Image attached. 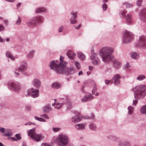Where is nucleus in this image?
I'll list each match as a JSON object with an SVG mask.
<instances>
[{
  "label": "nucleus",
  "instance_id": "26",
  "mask_svg": "<svg viewBox=\"0 0 146 146\" xmlns=\"http://www.w3.org/2000/svg\"><path fill=\"white\" fill-rule=\"evenodd\" d=\"M78 57L81 59L84 60L85 59V56L84 54L81 52L78 53Z\"/></svg>",
  "mask_w": 146,
  "mask_h": 146
},
{
  "label": "nucleus",
  "instance_id": "33",
  "mask_svg": "<svg viewBox=\"0 0 146 146\" xmlns=\"http://www.w3.org/2000/svg\"><path fill=\"white\" fill-rule=\"evenodd\" d=\"M145 78V76L143 75H139L137 78V79L139 80H142Z\"/></svg>",
  "mask_w": 146,
  "mask_h": 146
},
{
  "label": "nucleus",
  "instance_id": "64",
  "mask_svg": "<svg viewBox=\"0 0 146 146\" xmlns=\"http://www.w3.org/2000/svg\"><path fill=\"white\" fill-rule=\"evenodd\" d=\"M22 146H27L26 145L25 143H23L22 145Z\"/></svg>",
  "mask_w": 146,
  "mask_h": 146
},
{
  "label": "nucleus",
  "instance_id": "15",
  "mask_svg": "<svg viewBox=\"0 0 146 146\" xmlns=\"http://www.w3.org/2000/svg\"><path fill=\"white\" fill-rule=\"evenodd\" d=\"M11 88L14 90L19 91L20 89V86L18 84H17L14 82H12L10 84Z\"/></svg>",
  "mask_w": 146,
  "mask_h": 146
},
{
  "label": "nucleus",
  "instance_id": "8",
  "mask_svg": "<svg viewBox=\"0 0 146 146\" xmlns=\"http://www.w3.org/2000/svg\"><path fill=\"white\" fill-rule=\"evenodd\" d=\"M42 17L41 16L37 17L35 19H33L32 20L28 22L27 25L30 27H33L36 26L37 22H40L42 21Z\"/></svg>",
  "mask_w": 146,
  "mask_h": 146
},
{
  "label": "nucleus",
  "instance_id": "20",
  "mask_svg": "<svg viewBox=\"0 0 146 146\" xmlns=\"http://www.w3.org/2000/svg\"><path fill=\"white\" fill-rule=\"evenodd\" d=\"M93 97L91 95H89L88 96L84 97L81 100L82 102H85L87 101L93 99Z\"/></svg>",
  "mask_w": 146,
  "mask_h": 146
},
{
  "label": "nucleus",
  "instance_id": "32",
  "mask_svg": "<svg viewBox=\"0 0 146 146\" xmlns=\"http://www.w3.org/2000/svg\"><path fill=\"white\" fill-rule=\"evenodd\" d=\"M62 106V103H57L54 104V107L57 109H60Z\"/></svg>",
  "mask_w": 146,
  "mask_h": 146
},
{
  "label": "nucleus",
  "instance_id": "43",
  "mask_svg": "<svg viewBox=\"0 0 146 146\" xmlns=\"http://www.w3.org/2000/svg\"><path fill=\"white\" fill-rule=\"evenodd\" d=\"M126 7L127 8L131 7L133 6V5L132 4L129 3H126Z\"/></svg>",
  "mask_w": 146,
  "mask_h": 146
},
{
  "label": "nucleus",
  "instance_id": "18",
  "mask_svg": "<svg viewBox=\"0 0 146 146\" xmlns=\"http://www.w3.org/2000/svg\"><path fill=\"white\" fill-rule=\"evenodd\" d=\"M27 69V64L26 62H22L18 70L21 72L25 71Z\"/></svg>",
  "mask_w": 146,
  "mask_h": 146
},
{
  "label": "nucleus",
  "instance_id": "2",
  "mask_svg": "<svg viewBox=\"0 0 146 146\" xmlns=\"http://www.w3.org/2000/svg\"><path fill=\"white\" fill-rule=\"evenodd\" d=\"M64 58L60 56V62L58 65L55 62L54 60H53L49 64V66L52 69L54 70L58 73L62 74L65 70L67 62L63 61Z\"/></svg>",
  "mask_w": 146,
  "mask_h": 146
},
{
  "label": "nucleus",
  "instance_id": "7",
  "mask_svg": "<svg viewBox=\"0 0 146 146\" xmlns=\"http://www.w3.org/2000/svg\"><path fill=\"white\" fill-rule=\"evenodd\" d=\"M27 94L26 96H30L32 94L31 96L35 98L39 96V90L38 89H34L32 88L31 90L29 89L27 90Z\"/></svg>",
  "mask_w": 146,
  "mask_h": 146
},
{
  "label": "nucleus",
  "instance_id": "56",
  "mask_svg": "<svg viewBox=\"0 0 146 146\" xmlns=\"http://www.w3.org/2000/svg\"><path fill=\"white\" fill-rule=\"evenodd\" d=\"M81 26V24H80L77 27H76V29H79Z\"/></svg>",
  "mask_w": 146,
  "mask_h": 146
},
{
  "label": "nucleus",
  "instance_id": "62",
  "mask_svg": "<svg viewBox=\"0 0 146 146\" xmlns=\"http://www.w3.org/2000/svg\"><path fill=\"white\" fill-rule=\"evenodd\" d=\"M82 71H80L78 73V75H82Z\"/></svg>",
  "mask_w": 146,
  "mask_h": 146
},
{
  "label": "nucleus",
  "instance_id": "28",
  "mask_svg": "<svg viewBox=\"0 0 146 146\" xmlns=\"http://www.w3.org/2000/svg\"><path fill=\"white\" fill-rule=\"evenodd\" d=\"M140 111L142 113L146 114V105L142 107L140 110Z\"/></svg>",
  "mask_w": 146,
  "mask_h": 146
},
{
  "label": "nucleus",
  "instance_id": "60",
  "mask_svg": "<svg viewBox=\"0 0 146 146\" xmlns=\"http://www.w3.org/2000/svg\"><path fill=\"white\" fill-rule=\"evenodd\" d=\"M21 5V3H18L17 4V7H19Z\"/></svg>",
  "mask_w": 146,
  "mask_h": 146
},
{
  "label": "nucleus",
  "instance_id": "54",
  "mask_svg": "<svg viewBox=\"0 0 146 146\" xmlns=\"http://www.w3.org/2000/svg\"><path fill=\"white\" fill-rule=\"evenodd\" d=\"M30 109H31V108L30 106H27L26 108V110L27 111H30Z\"/></svg>",
  "mask_w": 146,
  "mask_h": 146
},
{
  "label": "nucleus",
  "instance_id": "51",
  "mask_svg": "<svg viewBox=\"0 0 146 146\" xmlns=\"http://www.w3.org/2000/svg\"><path fill=\"white\" fill-rule=\"evenodd\" d=\"M130 64L129 63H127L125 65V67L126 68H128L130 67Z\"/></svg>",
  "mask_w": 146,
  "mask_h": 146
},
{
  "label": "nucleus",
  "instance_id": "45",
  "mask_svg": "<svg viewBox=\"0 0 146 146\" xmlns=\"http://www.w3.org/2000/svg\"><path fill=\"white\" fill-rule=\"evenodd\" d=\"M8 139H11V141H17V139L13 137H8Z\"/></svg>",
  "mask_w": 146,
  "mask_h": 146
},
{
  "label": "nucleus",
  "instance_id": "30",
  "mask_svg": "<svg viewBox=\"0 0 146 146\" xmlns=\"http://www.w3.org/2000/svg\"><path fill=\"white\" fill-rule=\"evenodd\" d=\"M129 110L128 113L129 114H131L134 111V108L132 106H129L128 108Z\"/></svg>",
  "mask_w": 146,
  "mask_h": 146
},
{
  "label": "nucleus",
  "instance_id": "4",
  "mask_svg": "<svg viewBox=\"0 0 146 146\" xmlns=\"http://www.w3.org/2000/svg\"><path fill=\"white\" fill-rule=\"evenodd\" d=\"M55 143H58L61 146H66L68 143V138L64 134H61L54 140Z\"/></svg>",
  "mask_w": 146,
  "mask_h": 146
},
{
  "label": "nucleus",
  "instance_id": "29",
  "mask_svg": "<svg viewBox=\"0 0 146 146\" xmlns=\"http://www.w3.org/2000/svg\"><path fill=\"white\" fill-rule=\"evenodd\" d=\"M45 11V9L43 7H40L36 9L35 10L36 13H39L44 11Z\"/></svg>",
  "mask_w": 146,
  "mask_h": 146
},
{
  "label": "nucleus",
  "instance_id": "22",
  "mask_svg": "<svg viewBox=\"0 0 146 146\" xmlns=\"http://www.w3.org/2000/svg\"><path fill=\"white\" fill-rule=\"evenodd\" d=\"M51 110V108L49 105L45 106L43 108V111L44 112H47Z\"/></svg>",
  "mask_w": 146,
  "mask_h": 146
},
{
  "label": "nucleus",
  "instance_id": "63",
  "mask_svg": "<svg viewBox=\"0 0 146 146\" xmlns=\"http://www.w3.org/2000/svg\"><path fill=\"white\" fill-rule=\"evenodd\" d=\"M108 1V0H103V3H106Z\"/></svg>",
  "mask_w": 146,
  "mask_h": 146
},
{
  "label": "nucleus",
  "instance_id": "40",
  "mask_svg": "<svg viewBox=\"0 0 146 146\" xmlns=\"http://www.w3.org/2000/svg\"><path fill=\"white\" fill-rule=\"evenodd\" d=\"M102 7L104 10H106L107 9V5L106 4L104 3L102 5Z\"/></svg>",
  "mask_w": 146,
  "mask_h": 146
},
{
  "label": "nucleus",
  "instance_id": "46",
  "mask_svg": "<svg viewBox=\"0 0 146 146\" xmlns=\"http://www.w3.org/2000/svg\"><path fill=\"white\" fill-rule=\"evenodd\" d=\"M5 131V129L3 127H0V132H1L2 133H3Z\"/></svg>",
  "mask_w": 146,
  "mask_h": 146
},
{
  "label": "nucleus",
  "instance_id": "14",
  "mask_svg": "<svg viewBox=\"0 0 146 146\" xmlns=\"http://www.w3.org/2000/svg\"><path fill=\"white\" fill-rule=\"evenodd\" d=\"M64 72L65 73L67 74L70 75L73 74L74 72V69L73 68H70L67 69L66 66L64 72Z\"/></svg>",
  "mask_w": 146,
  "mask_h": 146
},
{
  "label": "nucleus",
  "instance_id": "35",
  "mask_svg": "<svg viewBox=\"0 0 146 146\" xmlns=\"http://www.w3.org/2000/svg\"><path fill=\"white\" fill-rule=\"evenodd\" d=\"M34 51L33 50L31 51L30 52L29 54L28 55L27 57L29 58H31L33 56Z\"/></svg>",
  "mask_w": 146,
  "mask_h": 146
},
{
  "label": "nucleus",
  "instance_id": "50",
  "mask_svg": "<svg viewBox=\"0 0 146 146\" xmlns=\"http://www.w3.org/2000/svg\"><path fill=\"white\" fill-rule=\"evenodd\" d=\"M126 13H127V11L126 10H124L122 12V15L124 16H125V14H126Z\"/></svg>",
  "mask_w": 146,
  "mask_h": 146
},
{
  "label": "nucleus",
  "instance_id": "52",
  "mask_svg": "<svg viewBox=\"0 0 146 146\" xmlns=\"http://www.w3.org/2000/svg\"><path fill=\"white\" fill-rule=\"evenodd\" d=\"M3 21L5 24L7 25L8 24V20L6 19H4L3 20Z\"/></svg>",
  "mask_w": 146,
  "mask_h": 146
},
{
  "label": "nucleus",
  "instance_id": "27",
  "mask_svg": "<svg viewBox=\"0 0 146 146\" xmlns=\"http://www.w3.org/2000/svg\"><path fill=\"white\" fill-rule=\"evenodd\" d=\"M60 86V85L58 83L55 82L53 83L52 85V87L53 88H58Z\"/></svg>",
  "mask_w": 146,
  "mask_h": 146
},
{
  "label": "nucleus",
  "instance_id": "44",
  "mask_svg": "<svg viewBox=\"0 0 146 146\" xmlns=\"http://www.w3.org/2000/svg\"><path fill=\"white\" fill-rule=\"evenodd\" d=\"M52 129L54 131L57 132L60 130V129L58 128H53Z\"/></svg>",
  "mask_w": 146,
  "mask_h": 146
},
{
  "label": "nucleus",
  "instance_id": "6",
  "mask_svg": "<svg viewBox=\"0 0 146 146\" xmlns=\"http://www.w3.org/2000/svg\"><path fill=\"white\" fill-rule=\"evenodd\" d=\"M123 33V43H127L131 42L133 38L132 33L127 31H124Z\"/></svg>",
  "mask_w": 146,
  "mask_h": 146
},
{
  "label": "nucleus",
  "instance_id": "25",
  "mask_svg": "<svg viewBox=\"0 0 146 146\" xmlns=\"http://www.w3.org/2000/svg\"><path fill=\"white\" fill-rule=\"evenodd\" d=\"M113 62L114 66L116 68H118L121 66V63L116 60H114Z\"/></svg>",
  "mask_w": 146,
  "mask_h": 146
},
{
  "label": "nucleus",
  "instance_id": "16",
  "mask_svg": "<svg viewBox=\"0 0 146 146\" xmlns=\"http://www.w3.org/2000/svg\"><path fill=\"white\" fill-rule=\"evenodd\" d=\"M82 118L79 115H76L73 117L71 119L72 121L74 123H77L81 120Z\"/></svg>",
  "mask_w": 146,
  "mask_h": 146
},
{
  "label": "nucleus",
  "instance_id": "37",
  "mask_svg": "<svg viewBox=\"0 0 146 146\" xmlns=\"http://www.w3.org/2000/svg\"><path fill=\"white\" fill-rule=\"evenodd\" d=\"M12 135V133L11 132H6L4 134V135L6 136H11Z\"/></svg>",
  "mask_w": 146,
  "mask_h": 146
},
{
  "label": "nucleus",
  "instance_id": "34",
  "mask_svg": "<svg viewBox=\"0 0 146 146\" xmlns=\"http://www.w3.org/2000/svg\"><path fill=\"white\" fill-rule=\"evenodd\" d=\"M89 127L90 129L93 130H96V128L95 124L92 123L90 124Z\"/></svg>",
  "mask_w": 146,
  "mask_h": 146
},
{
  "label": "nucleus",
  "instance_id": "36",
  "mask_svg": "<svg viewBox=\"0 0 146 146\" xmlns=\"http://www.w3.org/2000/svg\"><path fill=\"white\" fill-rule=\"evenodd\" d=\"M35 119L40 121L45 122V120L44 119H43L42 118H39L37 116H35Z\"/></svg>",
  "mask_w": 146,
  "mask_h": 146
},
{
  "label": "nucleus",
  "instance_id": "42",
  "mask_svg": "<svg viewBox=\"0 0 146 146\" xmlns=\"http://www.w3.org/2000/svg\"><path fill=\"white\" fill-rule=\"evenodd\" d=\"M15 137L18 140H20L21 138L20 135L18 134H16L15 135Z\"/></svg>",
  "mask_w": 146,
  "mask_h": 146
},
{
  "label": "nucleus",
  "instance_id": "1",
  "mask_svg": "<svg viewBox=\"0 0 146 146\" xmlns=\"http://www.w3.org/2000/svg\"><path fill=\"white\" fill-rule=\"evenodd\" d=\"M113 51V48L105 47L100 50L99 53L102 57V60L104 62L108 63L112 60L113 56L111 54Z\"/></svg>",
  "mask_w": 146,
  "mask_h": 146
},
{
  "label": "nucleus",
  "instance_id": "21",
  "mask_svg": "<svg viewBox=\"0 0 146 146\" xmlns=\"http://www.w3.org/2000/svg\"><path fill=\"white\" fill-rule=\"evenodd\" d=\"M126 22L128 24H130L132 23V18L131 15L130 14H127L126 17Z\"/></svg>",
  "mask_w": 146,
  "mask_h": 146
},
{
  "label": "nucleus",
  "instance_id": "49",
  "mask_svg": "<svg viewBox=\"0 0 146 146\" xmlns=\"http://www.w3.org/2000/svg\"><path fill=\"white\" fill-rule=\"evenodd\" d=\"M63 29V27L62 26H61L59 29V32H62Z\"/></svg>",
  "mask_w": 146,
  "mask_h": 146
},
{
  "label": "nucleus",
  "instance_id": "47",
  "mask_svg": "<svg viewBox=\"0 0 146 146\" xmlns=\"http://www.w3.org/2000/svg\"><path fill=\"white\" fill-rule=\"evenodd\" d=\"M4 29V27L1 25L0 24V31H3Z\"/></svg>",
  "mask_w": 146,
  "mask_h": 146
},
{
  "label": "nucleus",
  "instance_id": "5",
  "mask_svg": "<svg viewBox=\"0 0 146 146\" xmlns=\"http://www.w3.org/2000/svg\"><path fill=\"white\" fill-rule=\"evenodd\" d=\"M28 134L34 140L38 141L42 137L41 135L36 134L34 129H31L28 132Z\"/></svg>",
  "mask_w": 146,
  "mask_h": 146
},
{
  "label": "nucleus",
  "instance_id": "9",
  "mask_svg": "<svg viewBox=\"0 0 146 146\" xmlns=\"http://www.w3.org/2000/svg\"><path fill=\"white\" fill-rule=\"evenodd\" d=\"M137 46H139L143 48H146V37L141 36L139 38V39L138 43Z\"/></svg>",
  "mask_w": 146,
  "mask_h": 146
},
{
  "label": "nucleus",
  "instance_id": "23",
  "mask_svg": "<svg viewBox=\"0 0 146 146\" xmlns=\"http://www.w3.org/2000/svg\"><path fill=\"white\" fill-rule=\"evenodd\" d=\"M85 125L83 124H79L76 125V127L77 129H82L84 128Z\"/></svg>",
  "mask_w": 146,
  "mask_h": 146
},
{
  "label": "nucleus",
  "instance_id": "3",
  "mask_svg": "<svg viewBox=\"0 0 146 146\" xmlns=\"http://www.w3.org/2000/svg\"><path fill=\"white\" fill-rule=\"evenodd\" d=\"M146 87L144 85L137 86L132 89L134 93L135 97L137 99H142L145 96Z\"/></svg>",
  "mask_w": 146,
  "mask_h": 146
},
{
  "label": "nucleus",
  "instance_id": "11",
  "mask_svg": "<svg viewBox=\"0 0 146 146\" xmlns=\"http://www.w3.org/2000/svg\"><path fill=\"white\" fill-rule=\"evenodd\" d=\"M140 15L141 20L146 23V9L140 11Z\"/></svg>",
  "mask_w": 146,
  "mask_h": 146
},
{
  "label": "nucleus",
  "instance_id": "19",
  "mask_svg": "<svg viewBox=\"0 0 146 146\" xmlns=\"http://www.w3.org/2000/svg\"><path fill=\"white\" fill-rule=\"evenodd\" d=\"M40 81L37 79H35L33 81V85L37 88L39 87L40 86Z\"/></svg>",
  "mask_w": 146,
  "mask_h": 146
},
{
  "label": "nucleus",
  "instance_id": "41",
  "mask_svg": "<svg viewBox=\"0 0 146 146\" xmlns=\"http://www.w3.org/2000/svg\"><path fill=\"white\" fill-rule=\"evenodd\" d=\"M142 0H138L137 2V4L138 6L141 5Z\"/></svg>",
  "mask_w": 146,
  "mask_h": 146
},
{
  "label": "nucleus",
  "instance_id": "59",
  "mask_svg": "<svg viewBox=\"0 0 146 146\" xmlns=\"http://www.w3.org/2000/svg\"><path fill=\"white\" fill-rule=\"evenodd\" d=\"M15 74H16V76H18L19 75V74L17 72H16V71H15Z\"/></svg>",
  "mask_w": 146,
  "mask_h": 146
},
{
  "label": "nucleus",
  "instance_id": "24",
  "mask_svg": "<svg viewBox=\"0 0 146 146\" xmlns=\"http://www.w3.org/2000/svg\"><path fill=\"white\" fill-rule=\"evenodd\" d=\"M6 56L9 58H10L12 60H14L15 58L12 55L11 52H7L6 53Z\"/></svg>",
  "mask_w": 146,
  "mask_h": 146
},
{
  "label": "nucleus",
  "instance_id": "57",
  "mask_svg": "<svg viewBox=\"0 0 146 146\" xmlns=\"http://www.w3.org/2000/svg\"><path fill=\"white\" fill-rule=\"evenodd\" d=\"M89 69L90 70H92L93 69V67L91 66H89Z\"/></svg>",
  "mask_w": 146,
  "mask_h": 146
},
{
  "label": "nucleus",
  "instance_id": "13",
  "mask_svg": "<svg viewBox=\"0 0 146 146\" xmlns=\"http://www.w3.org/2000/svg\"><path fill=\"white\" fill-rule=\"evenodd\" d=\"M71 14L72 15V17H71V19H70L71 23L72 24L76 23L77 22V21L75 19L77 17V15L76 13H74L73 12L71 13Z\"/></svg>",
  "mask_w": 146,
  "mask_h": 146
},
{
  "label": "nucleus",
  "instance_id": "12",
  "mask_svg": "<svg viewBox=\"0 0 146 146\" xmlns=\"http://www.w3.org/2000/svg\"><path fill=\"white\" fill-rule=\"evenodd\" d=\"M120 78L121 76L119 75L118 74H116L113 77L112 80V81L115 85L119 84L120 83L119 79Z\"/></svg>",
  "mask_w": 146,
  "mask_h": 146
},
{
  "label": "nucleus",
  "instance_id": "53",
  "mask_svg": "<svg viewBox=\"0 0 146 146\" xmlns=\"http://www.w3.org/2000/svg\"><path fill=\"white\" fill-rule=\"evenodd\" d=\"M137 100H135L133 101V105H136L137 103Z\"/></svg>",
  "mask_w": 146,
  "mask_h": 146
},
{
  "label": "nucleus",
  "instance_id": "38",
  "mask_svg": "<svg viewBox=\"0 0 146 146\" xmlns=\"http://www.w3.org/2000/svg\"><path fill=\"white\" fill-rule=\"evenodd\" d=\"M74 63L77 68L78 69H80V65L79 63L77 61H75Z\"/></svg>",
  "mask_w": 146,
  "mask_h": 146
},
{
  "label": "nucleus",
  "instance_id": "58",
  "mask_svg": "<svg viewBox=\"0 0 146 146\" xmlns=\"http://www.w3.org/2000/svg\"><path fill=\"white\" fill-rule=\"evenodd\" d=\"M96 90V88H95L94 89H93L92 90V92L93 94H95L94 92Z\"/></svg>",
  "mask_w": 146,
  "mask_h": 146
},
{
  "label": "nucleus",
  "instance_id": "48",
  "mask_svg": "<svg viewBox=\"0 0 146 146\" xmlns=\"http://www.w3.org/2000/svg\"><path fill=\"white\" fill-rule=\"evenodd\" d=\"M41 116L44 118H48V117L47 115L46 114L41 115Z\"/></svg>",
  "mask_w": 146,
  "mask_h": 146
},
{
  "label": "nucleus",
  "instance_id": "31",
  "mask_svg": "<svg viewBox=\"0 0 146 146\" xmlns=\"http://www.w3.org/2000/svg\"><path fill=\"white\" fill-rule=\"evenodd\" d=\"M131 57L133 58L137 59L138 58L139 55L137 53L134 52L132 54Z\"/></svg>",
  "mask_w": 146,
  "mask_h": 146
},
{
  "label": "nucleus",
  "instance_id": "55",
  "mask_svg": "<svg viewBox=\"0 0 146 146\" xmlns=\"http://www.w3.org/2000/svg\"><path fill=\"white\" fill-rule=\"evenodd\" d=\"M105 83L107 84H109L111 82L109 80H106L105 81Z\"/></svg>",
  "mask_w": 146,
  "mask_h": 146
},
{
  "label": "nucleus",
  "instance_id": "61",
  "mask_svg": "<svg viewBox=\"0 0 146 146\" xmlns=\"http://www.w3.org/2000/svg\"><path fill=\"white\" fill-rule=\"evenodd\" d=\"M4 40H3V39L0 36V42H4Z\"/></svg>",
  "mask_w": 146,
  "mask_h": 146
},
{
  "label": "nucleus",
  "instance_id": "39",
  "mask_svg": "<svg viewBox=\"0 0 146 146\" xmlns=\"http://www.w3.org/2000/svg\"><path fill=\"white\" fill-rule=\"evenodd\" d=\"M21 20L20 17H19L18 20L16 21V24L17 25H19L21 24Z\"/></svg>",
  "mask_w": 146,
  "mask_h": 146
},
{
  "label": "nucleus",
  "instance_id": "17",
  "mask_svg": "<svg viewBox=\"0 0 146 146\" xmlns=\"http://www.w3.org/2000/svg\"><path fill=\"white\" fill-rule=\"evenodd\" d=\"M67 55L68 58L71 59H73L76 56L75 53H73L70 50H68L67 53Z\"/></svg>",
  "mask_w": 146,
  "mask_h": 146
},
{
  "label": "nucleus",
  "instance_id": "10",
  "mask_svg": "<svg viewBox=\"0 0 146 146\" xmlns=\"http://www.w3.org/2000/svg\"><path fill=\"white\" fill-rule=\"evenodd\" d=\"M96 54H94L91 56L90 58L94 64L98 65L100 63V60L99 58H96Z\"/></svg>",
  "mask_w": 146,
  "mask_h": 146
}]
</instances>
